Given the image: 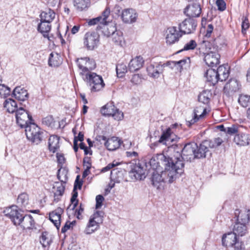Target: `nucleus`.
Listing matches in <instances>:
<instances>
[{
	"label": "nucleus",
	"instance_id": "69168bd1",
	"mask_svg": "<svg viewBox=\"0 0 250 250\" xmlns=\"http://www.w3.org/2000/svg\"><path fill=\"white\" fill-rule=\"evenodd\" d=\"M57 161L59 165H62L65 162V159L62 154L57 153Z\"/></svg>",
	"mask_w": 250,
	"mask_h": 250
},
{
	"label": "nucleus",
	"instance_id": "f257e3e1",
	"mask_svg": "<svg viewBox=\"0 0 250 250\" xmlns=\"http://www.w3.org/2000/svg\"><path fill=\"white\" fill-rule=\"evenodd\" d=\"M160 163L165 167V171L161 174L154 172L152 176V184L158 189H162L164 188L163 183L168 182L172 183L177 177L184 172V165L180 161L175 162L169 156L164 154H160L158 157Z\"/></svg>",
	"mask_w": 250,
	"mask_h": 250
},
{
	"label": "nucleus",
	"instance_id": "de8ad7c7",
	"mask_svg": "<svg viewBox=\"0 0 250 250\" xmlns=\"http://www.w3.org/2000/svg\"><path fill=\"white\" fill-rule=\"evenodd\" d=\"M238 102L243 107H247L250 103V96L246 94L240 95Z\"/></svg>",
	"mask_w": 250,
	"mask_h": 250
},
{
	"label": "nucleus",
	"instance_id": "2f4dec72",
	"mask_svg": "<svg viewBox=\"0 0 250 250\" xmlns=\"http://www.w3.org/2000/svg\"><path fill=\"white\" fill-rule=\"evenodd\" d=\"M59 147V138L56 135L50 136L48 139V148L49 151L55 153Z\"/></svg>",
	"mask_w": 250,
	"mask_h": 250
},
{
	"label": "nucleus",
	"instance_id": "bf43d9fd",
	"mask_svg": "<svg viewBox=\"0 0 250 250\" xmlns=\"http://www.w3.org/2000/svg\"><path fill=\"white\" fill-rule=\"evenodd\" d=\"M110 13V10L108 7H106L105 10L102 13V22L103 23L107 22L106 19L108 17Z\"/></svg>",
	"mask_w": 250,
	"mask_h": 250
},
{
	"label": "nucleus",
	"instance_id": "412c9836",
	"mask_svg": "<svg viewBox=\"0 0 250 250\" xmlns=\"http://www.w3.org/2000/svg\"><path fill=\"white\" fill-rule=\"evenodd\" d=\"M97 30L102 29V32L104 36L107 37L113 35L116 31H118L116 29L115 24L112 22L103 23L102 25H98L97 27Z\"/></svg>",
	"mask_w": 250,
	"mask_h": 250
},
{
	"label": "nucleus",
	"instance_id": "13d9d810",
	"mask_svg": "<svg viewBox=\"0 0 250 250\" xmlns=\"http://www.w3.org/2000/svg\"><path fill=\"white\" fill-rule=\"evenodd\" d=\"M216 4L218 10L220 11H223L226 8V4L224 0H216Z\"/></svg>",
	"mask_w": 250,
	"mask_h": 250
},
{
	"label": "nucleus",
	"instance_id": "4468645a",
	"mask_svg": "<svg viewBox=\"0 0 250 250\" xmlns=\"http://www.w3.org/2000/svg\"><path fill=\"white\" fill-rule=\"evenodd\" d=\"M130 167L129 175L132 180H142L145 178V170L139 162L131 163Z\"/></svg>",
	"mask_w": 250,
	"mask_h": 250
},
{
	"label": "nucleus",
	"instance_id": "20e7f679",
	"mask_svg": "<svg viewBox=\"0 0 250 250\" xmlns=\"http://www.w3.org/2000/svg\"><path fill=\"white\" fill-rule=\"evenodd\" d=\"M84 79L90 86L91 92L99 91L105 86L102 77L94 72L87 73Z\"/></svg>",
	"mask_w": 250,
	"mask_h": 250
},
{
	"label": "nucleus",
	"instance_id": "e433bc0d",
	"mask_svg": "<svg viewBox=\"0 0 250 250\" xmlns=\"http://www.w3.org/2000/svg\"><path fill=\"white\" fill-rule=\"evenodd\" d=\"M55 17V12L50 9L42 12L40 15L41 20L50 23Z\"/></svg>",
	"mask_w": 250,
	"mask_h": 250
},
{
	"label": "nucleus",
	"instance_id": "6ab92c4d",
	"mask_svg": "<svg viewBox=\"0 0 250 250\" xmlns=\"http://www.w3.org/2000/svg\"><path fill=\"white\" fill-rule=\"evenodd\" d=\"M207 114V109L205 108L201 109V107H197L193 111L192 119L187 121L186 125L190 127L192 125L198 122L199 120L203 119Z\"/></svg>",
	"mask_w": 250,
	"mask_h": 250
},
{
	"label": "nucleus",
	"instance_id": "2eb2a0df",
	"mask_svg": "<svg viewBox=\"0 0 250 250\" xmlns=\"http://www.w3.org/2000/svg\"><path fill=\"white\" fill-rule=\"evenodd\" d=\"M169 62L166 64H161L160 63H151L146 67L147 75L151 78L156 79L159 77L160 74L163 71V67L169 65Z\"/></svg>",
	"mask_w": 250,
	"mask_h": 250
},
{
	"label": "nucleus",
	"instance_id": "aec40b11",
	"mask_svg": "<svg viewBox=\"0 0 250 250\" xmlns=\"http://www.w3.org/2000/svg\"><path fill=\"white\" fill-rule=\"evenodd\" d=\"M137 13L132 8L124 9L122 12V18L125 23H131L136 21Z\"/></svg>",
	"mask_w": 250,
	"mask_h": 250
},
{
	"label": "nucleus",
	"instance_id": "f704fd0d",
	"mask_svg": "<svg viewBox=\"0 0 250 250\" xmlns=\"http://www.w3.org/2000/svg\"><path fill=\"white\" fill-rule=\"evenodd\" d=\"M3 105L9 113H16L19 109L16 101L11 98L6 99L4 102Z\"/></svg>",
	"mask_w": 250,
	"mask_h": 250
},
{
	"label": "nucleus",
	"instance_id": "8fccbe9b",
	"mask_svg": "<svg viewBox=\"0 0 250 250\" xmlns=\"http://www.w3.org/2000/svg\"><path fill=\"white\" fill-rule=\"evenodd\" d=\"M102 214L103 212L102 211H97L90 217L96 222L97 224L100 225L103 221V216L102 215Z\"/></svg>",
	"mask_w": 250,
	"mask_h": 250
},
{
	"label": "nucleus",
	"instance_id": "a211bd4d",
	"mask_svg": "<svg viewBox=\"0 0 250 250\" xmlns=\"http://www.w3.org/2000/svg\"><path fill=\"white\" fill-rule=\"evenodd\" d=\"M233 142L239 146H248L250 143V135L239 131L234 135Z\"/></svg>",
	"mask_w": 250,
	"mask_h": 250
},
{
	"label": "nucleus",
	"instance_id": "6e6d98bb",
	"mask_svg": "<svg viewBox=\"0 0 250 250\" xmlns=\"http://www.w3.org/2000/svg\"><path fill=\"white\" fill-rule=\"evenodd\" d=\"M239 131L237 126L232 125L230 127H228L225 130V132L229 135L236 134L238 133Z\"/></svg>",
	"mask_w": 250,
	"mask_h": 250
},
{
	"label": "nucleus",
	"instance_id": "c756f323",
	"mask_svg": "<svg viewBox=\"0 0 250 250\" xmlns=\"http://www.w3.org/2000/svg\"><path fill=\"white\" fill-rule=\"evenodd\" d=\"M51 28V26L50 23L41 20L40 23L38 24L37 30L44 38L49 40L48 33L50 31Z\"/></svg>",
	"mask_w": 250,
	"mask_h": 250
},
{
	"label": "nucleus",
	"instance_id": "e2e57ef3",
	"mask_svg": "<svg viewBox=\"0 0 250 250\" xmlns=\"http://www.w3.org/2000/svg\"><path fill=\"white\" fill-rule=\"evenodd\" d=\"M119 163L115 161H114L112 163L109 164L107 166L103 168V171H106L110 170L111 168L118 166Z\"/></svg>",
	"mask_w": 250,
	"mask_h": 250
},
{
	"label": "nucleus",
	"instance_id": "680f3d73",
	"mask_svg": "<svg viewBox=\"0 0 250 250\" xmlns=\"http://www.w3.org/2000/svg\"><path fill=\"white\" fill-rule=\"evenodd\" d=\"M249 20L247 18H245L243 20L242 23V32L243 34L246 33V31L249 28Z\"/></svg>",
	"mask_w": 250,
	"mask_h": 250
},
{
	"label": "nucleus",
	"instance_id": "cd10ccee",
	"mask_svg": "<svg viewBox=\"0 0 250 250\" xmlns=\"http://www.w3.org/2000/svg\"><path fill=\"white\" fill-rule=\"evenodd\" d=\"M208 143L203 141L199 146L197 145L195 149V156L196 158H203L206 157L207 153L208 152Z\"/></svg>",
	"mask_w": 250,
	"mask_h": 250
},
{
	"label": "nucleus",
	"instance_id": "c85d7f7f",
	"mask_svg": "<svg viewBox=\"0 0 250 250\" xmlns=\"http://www.w3.org/2000/svg\"><path fill=\"white\" fill-rule=\"evenodd\" d=\"M63 212L61 208L53 211L49 214V219L53 223L56 227L58 229L61 225V214Z\"/></svg>",
	"mask_w": 250,
	"mask_h": 250
},
{
	"label": "nucleus",
	"instance_id": "09e8293b",
	"mask_svg": "<svg viewBox=\"0 0 250 250\" xmlns=\"http://www.w3.org/2000/svg\"><path fill=\"white\" fill-rule=\"evenodd\" d=\"M10 93V88L4 84L0 83V96L5 98L9 95Z\"/></svg>",
	"mask_w": 250,
	"mask_h": 250
},
{
	"label": "nucleus",
	"instance_id": "3c124183",
	"mask_svg": "<svg viewBox=\"0 0 250 250\" xmlns=\"http://www.w3.org/2000/svg\"><path fill=\"white\" fill-rule=\"evenodd\" d=\"M197 46V43L194 40H190L187 43L183 49H182L181 50L179 51L178 52H180L183 50H193Z\"/></svg>",
	"mask_w": 250,
	"mask_h": 250
},
{
	"label": "nucleus",
	"instance_id": "c03bdc74",
	"mask_svg": "<svg viewBox=\"0 0 250 250\" xmlns=\"http://www.w3.org/2000/svg\"><path fill=\"white\" fill-rule=\"evenodd\" d=\"M28 195L25 193H22L19 195L17 203L21 207H25L28 205Z\"/></svg>",
	"mask_w": 250,
	"mask_h": 250
},
{
	"label": "nucleus",
	"instance_id": "864d4df0",
	"mask_svg": "<svg viewBox=\"0 0 250 250\" xmlns=\"http://www.w3.org/2000/svg\"><path fill=\"white\" fill-rule=\"evenodd\" d=\"M78 197V192L77 190H74V188L73 190V195L71 198V202L72 205V209H74L78 204V200L77 199Z\"/></svg>",
	"mask_w": 250,
	"mask_h": 250
},
{
	"label": "nucleus",
	"instance_id": "37998d69",
	"mask_svg": "<svg viewBox=\"0 0 250 250\" xmlns=\"http://www.w3.org/2000/svg\"><path fill=\"white\" fill-rule=\"evenodd\" d=\"M171 62L175 65H178L181 69L186 68L189 66L190 60L189 57H186L179 61H172Z\"/></svg>",
	"mask_w": 250,
	"mask_h": 250
},
{
	"label": "nucleus",
	"instance_id": "052dcab7",
	"mask_svg": "<svg viewBox=\"0 0 250 250\" xmlns=\"http://www.w3.org/2000/svg\"><path fill=\"white\" fill-rule=\"evenodd\" d=\"M104 200V198L102 195H98L96 197V208H100L103 205V202Z\"/></svg>",
	"mask_w": 250,
	"mask_h": 250
},
{
	"label": "nucleus",
	"instance_id": "473e14b6",
	"mask_svg": "<svg viewBox=\"0 0 250 250\" xmlns=\"http://www.w3.org/2000/svg\"><path fill=\"white\" fill-rule=\"evenodd\" d=\"M205 76L207 81L212 85L215 84L219 81L216 70L212 68L208 69L205 74Z\"/></svg>",
	"mask_w": 250,
	"mask_h": 250
},
{
	"label": "nucleus",
	"instance_id": "0eeeda50",
	"mask_svg": "<svg viewBox=\"0 0 250 250\" xmlns=\"http://www.w3.org/2000/svg\"><path fill=\"white\" fill-rule=\"evenodd\" d=\"M78 67L82 70L81 74L86 76L87 73L91 72L90 71L96 67V63L92 59L88 57L78 58L76 60Z\"/></svg>",
	"mask_w": 250,
	"mask_h": 250
},
{
	"label": "nucleus",
	"instance_id": "9d476101",
	"mask_svg": "<svg viewBox=\"0 0 250 250\" xmlns=\"http://www.w3.org/2000/svg\"><path fill=\"white\" fill-rule=\"evenodd\" d=\"M197 25V21L193 18L186 19L178 24V28L182 35L193 33Z\"/></svg>",
	"mask_w": 250,
	"mask_h": 250
},
{
	"label": "nucleus",
	"instance_id": "49530a36",
	"mask_svg": "<svg viewBox=\"0 0 250 250\" xmlns=\"http://www.w3.org/2000/svg\"><path fill=\"white\" fill-rule=\"evenodd\" d=\"M205 142H207L208 147L215 148L220 146L223 142L222 139L219 137L214 138L212 140H205Z\"/></svg>",
	"mask_w": 250,
	"mask_h": 250
},
{
	"label": "nucleus",
	"instance_id": "ea45409f",
	"mask_svg": "<svg viewBox=\"0 0 250 250\" xmlns=\"http://www.w3.org/2000/svg\"><path fill=\"white\" fill-rule=\"evenodd\" d=\"M172 134V132L170 128H168L166 130H164L158 141L159 143L166 144V142L169 139H171V141H173V139L171 138Z\"/></svg>",
	"mask_w": 250,
	"mask_h": 250
},
{
	"label": "nucleus",
	"instance_id": "a18cd8bd",
	"mask_svg": "<svg viewBox=\"0 0 250 250\" xmlns=\"http://www.w3.org/2000/svg\"><path fill=\"white\" fill-rule=\"evenodd\" d=\"M117 75L118 77L122 78L124 76L127 72V68L126 65L123 63H118L116 68Z\"/></svg>",
	"mask_w": 250,
	"mask_h": 250
},
{
	"label": "nucleus",
	"instance_id": "ddd939ff",
	"mask_svg": "<svg viewBox=\"0 0 250 250\" xmlns=\"http://www.w3.org/2000/svg\"><path fill=\"white\" fill-rule=\"evenodd\" d=\"M220 55L216 51L211 50V48L204 53V60L207 65L210 67L216 66L220 62Z\"/></svg>",
	"mask_w": 250,
	"mask_h": 250
},
{
	"label": "nucleus",
	"instance_id": "f03ea898",
	"mask_svg": "<svg viewBox=\"0 0 250 250\" xmlns=\"http://www.w3.org/2000/svg\"><path fill=\"white\" fill-rule=\"evenodd\" d=\"M174 151L175 154L173 157H170L175 162L177 160L180 161L184 165L183 160L186 161H191L195 158V149L197 147V144L188 143L182 147V145L179 144L173 145Z\"/></svg>",
	"mask_w": 250,
	"mask_h": 250
},
{
	"label": "nucleus",
	"instance_id": "393cba45",
	"mask_svg": "<svg viewBox=\"0 0 250 250\" xmlns=\"http://www.w3.org/2000/svg\"><path fill=\"white\" fill-rule=\"evenodd\" d=\"M12 94L13 97L20 101H25L28 98V93L27 90L21 86L15 88Z\"/></svg>",
	"mask_w": 250,
	"mask_h": 250
},
{
	"label": "nucleus",
	"instance_id": "79ce46f5",
	"mask_svg": "<svg viewBox=\"0 0 250 250\" xmlns=\"http://www.w3.org/2000/svg\"><path fill=\"white\" fill-rule=\"evenodd\" d=\"M211 93L209 91L204 90L198 96V101L204 104H208L210 101Z\"/></svg>",
	"mask_w": 250,
	"mask_h": 250
},
{
	"label": "nucleus",
	"instance_id": "5fc2aeb1",
	"mask_svg": "<svg viewBox=\"0 0 250 250\" xmlns=\"http://www.w3.org/2000/svg\"><path fill=\"white\" fill-rule=\"evenodd\" d=\"M42 123L48 126L54 125V120L52 116L49 115L42 119Z\"/></svg>",
	"mask_w": 250,
	"mask_h": 250
},
{
	"label": "nucleus",
	"instance_id": "dca6fc26",
	"mask_svg": "<svg viewBox=\"0 0 250 250\" xmlns=\"http://www.w3.org/2000/svg\"><path fill=\"white\" fill-rule=\"evenodd\" d=\"M102 140L105 141L104 146L109 151H114L119 148L122 143L121 139L116 137L106 139L104 136L101 137Z\"/></svg>",
	"mask_w": 250,
	"mask_h": 250
},
{
	"label": "nucleus",
	"instance_id": "5701e85b",
	"mask_svg": "<svg viewBox=\"0 0 250 250\" xmlns=\"http://www.w3.org/2000/svg\"><path fill=\"white\" fill-rule=\"evenodd\" d=\"M144 60L141 56H138L132 59L128 64V69L130 72H133L141 69L144 64Z\"/></svg>",
	"mask_w": 250,
	"mask_h": 250
},
{
	"label": "nucleus",
	"instance_id": "6e6552de",
	"mask_svg": "<svg viewBox=\"0 0 250 250\" xmlns=\"http://www.w3.org/2000/svg\"><path fill=\"white\" fill-rule=\"evenodd\" d=\"M15 116L17 123L21 128H25L30 124H32L31 122L32 121V116L22 107L17 110Z\"/></svg>",
	"mask_w": 250,
	"mask_h": 250
},
{
	"label": "nucleus",
	"instance_id": "338daca9",
	"mask_svg": "<svg viewBox=\"0 0 250 250\" xmlns=\"http://www.w3.org/2000/svg\"><path fill=\"white\" fill-rule=\"evenodd\" d=\"M83 165L86 168H90L91 167L90 158L85 157L83 159Z\"/></svg>",
	"mask_w": 250,
	"mask_h": 250
},
{
	"label": "nucleus",
	"instance_id": "f8f14e48",
	"mask_svg": "<svg viewBox=\"0 0 250 250\" xmlns=\"http://www.w3.org/2000/svg\"><path fill=\"white\" fill-rule=\"evenodd\" d=\"M84 44L88 50H93L97 47L99 42V36L94 31H89L84 37Z\"/></svg>",
	"mask_w": 250,
	"mask_h": 250
},
{
	"label": "nucleus",
	"instance_id": "c9c22d12",
	"mask_svg": "<svg viewBox=\"0 0 250 250\" xmlns=\"http://www.w3.org/2000/svg\"><path fill=\"white\" fill-rule=\"evenodd\" d=\"M62 62V59L60 55L57 53H51L48 59V64L51 66H58Z\"/></svg>",
	"mask_w": 250,
	"mask_h": 250
},
{
	"label": "nucleus",
	"instance_id": "4c0bfd02",
	"mask_svg": "<svg viewBox=\"0 0 250 250\" xmlns=\"http://www.w3.org/2000/svg\"><path fill=\"white\" fill-rule=\"evenodd\" d=\"M99 228V225L90 217L84 232L86 234H91Z\"/></svg>",
	"mask_w": 250,
	"mask_h": 250
},
{
	"label": "nucleus",
	"instance_id": "4d7b16f0",
	"mask_svg": "<svg viewBox=\"0 0 250 250\" xmlns=\"http://www.w3.org/2000/svg\"><path fill=\"white\" fill-rule=\"evenodd\" d=\"M101 20L102 17H98L96 18L90 20L88 22V24L89 25H93L96 24H99L98 25H102L103 22H102Z\"/></svg>",
	"mask_w": 250,
	"mask_h": 250
},
{
	"label": "nucleus",
	"instance_id": "a878e982",
	"mask_svg": "<svg viewBox=\"0 0 250 250\" xmlns=\"http://www.w3.org/2000/svg\"><path fill=\"white\" fill-rule=\"evenodd\" d=\"M234 214L236 218V222H241V223H244L246 225L249 222L250 220L249 211H247L246 209L244 210L236 209Z\"/></svg>",
	"mask_w": 250,
	"mask_h": 250
},
{
	"label": "nucleus",
	"instance_id": "a19ab883",
	"mask_svg": "<svg viewBox=\"0 0 250 250\" xmlns=\"http://www.w3.org/2000/svg\"><path fill=\"white\" fill-rule=\"evenodd\" d=\"M74 6L77 10L83 11L90 5V0H74Z\"/></svg>",
	"mask_w": 250,
	"mask_h": 250
},
{
	"label": "nucleus",
	"instance_id": "f3484780",
	"mask_svg": "<svg viewBox=\"0 0 250 250\" xmlns=\"http://www.w3.org/2000/svg\"><path fill=\"white\" fill-rule=\"evenodd\" d=\"M200 5L197 3L189 4L186 6L184 10L185 14L189 18L199 17L201 13Z\"/></svg>",
	"mask_w": 250,
	"mask_h": 250
},
{
	"label": "nucleus",
	"instance_id": "0e129e2a",
	"mask_svg": "<svg viewBox=\"0 0 250 250\" xmlns=\"http://www.w3.org/2000/svg\"><path fill=\"white\" fill-rule=\"evenodd\" d=\"M79 177L80 176L78 175L75 181V184L74 186V190H77V188H79V189H81L82 188L83 183L82 181H79Z\"/></svg>",
	"mask_w": 250,
	"mask_h": 250
},
{
	"label": "nucleus",
	"instance_id": "603ef678",
	"mask_svg": "<svg viewBox=\"0 0 250 250\" xmlns=\"http://www.w3.org/2000/svg\"><path fill=\"white\" fill-rule=\"evenodd\" d=\"M160 154H158L156 157H152L149 161L150 165L153 169H157L158 167H160V165H162L161 163H159L160 162V160L158 159V157Z\"/></svg>",
	"mask_w": 250,
	"mask_h": 250
},
{
	"label": "nucleus",
	"instance_id": "39448f33",
	"mask_svg": "<svg viewBox=\"0 0 250 250\" xmlns=\"http://www.w3.org/2000/svg\"><path fill=\"white\" fill-rule=\"evenodd\" d=\"M101 112L104 116H112L117 121L123 119V113L117 108L112 102L107 103L101 109Z\"/></svg>",
	"mask_w": 250,
	"mask_h": 250
},
{
	"label": "nucleus",
	"instance_id": "b1692460",
	"mask_svg": "<svg viewBox=\"0 0 250 250\" xmlns=\"http://www.w3.org/2000/svg\"><path fill=\"white\" fill-rule=\"evenodd\" d=\"M35 222L30 214L25 215L19 226L23 229L31 230L36 229Z\"/></svg>",
	"mask_w": 250,
	"mask_h": 250
},
{
	"label": "nucleus",
	"instance_id": "423d86ee",
	"mask_svg": "<svg viewBox=\"0 0 250 250\" xmlns=\"http://www.w3.org/2000/svg\"><path fill=\"white\" fill-rule=\"evenodd\" d=\"M5 215L9 217L14 225L19 226L25 215L21 210L17 209V207L13 206L4 210Z\"/></svg>",
	"mask_w": 250,
	"mask_h": 250
},
{
	"label": "nucleus",
	"instance_id": "7c9ffc66",
	"mask_svg": "<svg viewBox=\"0 0 250 250\" xmlns=\"http://www.w3.org/2000/svg\"><path fill=\"white\" fill-rule=\"evenodd\" d=\"M237 239V236L232 232H229L223 235L222 245L226 247H233Z\"/></svg>",
	"mask_w": 250,
	"mask_h": 250
},
{
	"label": "nucleus",
	"instance_id": "7ed1b4c3",
	"mask_svg": "<svg viewBox=\"0 0 250 250\" xmlns=\"http://www.w3.org/2000/svg\"><path fill=\"white\" fill-rule=\"evenodd\" d=\"M25 131L27 139L35 145L40 144L43 139L44 132L34 123L25 127Z\"/></svg>",
	"mask_w": 250,
	"mask_h": 250
},
{
	"label": "nucleus",
	"instance_id": "774afa93",
	"mask_svg": "<svg viewBox=\"0 0 250 250\" xmlns=\"http://www.w3.org/2000/svg\"><path fill=\"white\" fill-rule=\"evenodd\" d=\"M213 30V26L211 24H209L208 25L207 29L206 34L205 37L207 38H209Z\"/></svg>",
	"mask_w": 250,
	"mask_h": 250
},
{
	"label": "nucleus",
	"instance_id": "bb28decb",
	"mask_svg": "<svg viewBox=\"0 0 250 250\" xmlns=\"http://www.w3.org/2000/svg\"><path fill=\"white\" fill-rule=\"evenodd\" d=\"M232 232L236 236H244L248 232L247 227L244 223L236 222L233 226Z\"/></svg>",
	"mask_w": 250,
	"mask_h": 250
},
{
	"label": "nucleus",
	"instance_id": "4be33fe9",
	"mask_svg": "<svg viewBox=\"0 0 250 250\" xmlns=\"http://www.w3.org/2000/svg\"><path fill=\"white\" fill-rule=\"evenodd\" d=\"M240 87V84L237 80L231 79L227 83L224 87V91L228 95H232L234 93L238 91Z\"/></svg>",
	"mask_w": 250,
	"mask_h": 250
},
{
	"label": "nucleus",
	"instance_id": "58836bf2",
	"mask_svg": "<svg viewBox=\"0 0 250 250\" xmlns=\"http://www.w3.org/2000/svg\"><path fill=\"white\" fill-rule=\"evenodd\" d=\"M111 37L112 41L116 45L123 46L125 44L124 39L121 31H116Z\"/></svg>",
	"mask_w": 250,
	"mask_h": 250
},
{
	"label": "nucleus",
	"instance_id": "72a5a7b5",
	"mask_svg": "<svg viewBox=\"0 0 250 250\" xmlns=\"http://www.w3.org/2000/svg\"><path fill=\"white\" fill-rule=\"evenodd\" d=\"M219 80L225 81L229 77V67L228 65H220L216 70Z\"/></svg>",
	"mask_w": 250,
	"mask_h": 250
},
{
	"label": "nucleus",
	"instance_id": "9b49d317",
	"mask_svg": "<svg viewBox=\"0 0 250 250\" xmlns=\"http://www.w3.org/2000/svg\"><path fill=\"white\" fill-rule=\"evenodd\" d=\"M183 35L177 27L171 26L166 31V42L167 45H172L178 42Z\"/></svg>",
	"mask_w": 250,
	"mask_h": 250
},
{
	"label": "nucleus",
	"instance_id": "1a4fd4ad",
	"mask_svg": "<svg viewBox=\"0 0 250 250\" xmlns=\"http://www.w3.org/2000/svg\"><path fill=\"white\" fill-rule=\"evenodd\" d=\"M61 169L60 168L58 171L57 178L61 183L56 182V185L53 187L54 191V201L58 202L61 200V197L62 196L65 187L63 185L66 180V176L65 172L64 171V177L62 178L61 176Z\"/></svg>",
	"mask_w": 250,
	"mask_h": 250
}]
</instances>
